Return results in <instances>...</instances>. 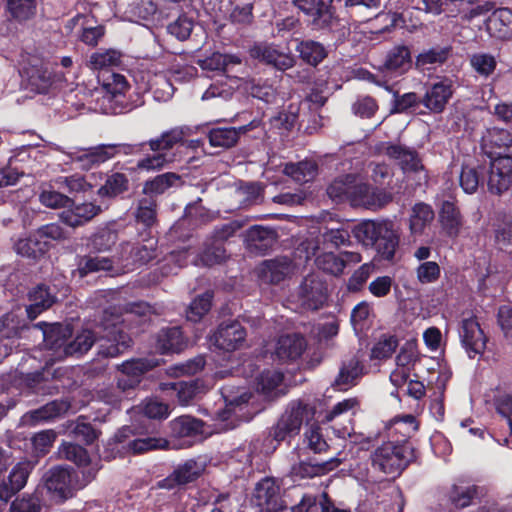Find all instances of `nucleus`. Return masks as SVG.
<instances>
[{
	"label": "nucleus",
	"mask_w": 512,
	"mask_h": 512,
	"mask_svg": "<svg viewBox=\"0 0 512 512\" xmlns=\"http://www.w3.org/2000/svg\"><path fill=\"white\" fill-rule=\"evenodd\" d=\"M144 309H146V306L142 304L133 305L131 311L127 312L125 317L105 311L102 324L100 327H97V331L89 329L82 330L68 347H64V350L60 351L59 355L67 356L74 353L87 352L94 344L96 336L100 334V332H104L99 338V354L104 357L118 356L123 353L131 343L130 337L119 325L130 321L132 313H144Z\"/></svg>",
	"instance_id": "obj_1"
},
{
	"label": "nucleus",
	"mask_w": 512,
	"mask_h": 512,
	"mask_svg": "<svg viewBox=\"0 0 512 512\" xmlns=\"http://www.w3.org/2000/svg\"><path fill=\"white\" fill-rule=\"evenodd\" d=\"M188 128L175 127L168 131L161 133L158 137L151 138L146 142L138 144L129 143H116V144H105V149L109 153V159H112L116 155H134L144 150L145 146L153 152L151 155L138 160L136 168L143 172H156L163 169L168 164L175 160V155L170 151L174 146L185 143V137Z\"/></svg>",
	"instance_id": "obj_2"
},
{
	"label": "nucleus",
	"mask_w": 512,
	"mask_h": 512,
	"mask_svg": "<svg viewBox=\"0 0 512 512\" xmlns=\"http://www.w3.org/2000/svg\"><path fill=\"white\" fill-rule=\"evenodd\" d=\"M353 234L364 246L374 247L379 258L393 259L399 244V234L391 221H363L354 227Z\"/></svg>",
	"instance_id": "obj_3"
},
{
	"label": "nucleus",
	"mask_w": 512,
	"mask_h": 512,
	"mask_svg": "<svg viewBox=\"0 0 512 512\" xmlns=\"http://www.w3.org/2000/svg\"><path fill=\"white\" fill-rule=\"evenodd\" d=\"M222 397L225 403L223 410L215 412L213 421L217 432L226 431L236 427L238 421L249 420L251 415H246L244 409L251 398V394L243 388L224 387Z\"/></svg>",
	"instance_id": "obj_4"
},
{
	"label": "nucleus",
	"mask_w": 512,
	"mask_h": 512,
	"mask_svg": "<svg viewBox=\"0 0 512 512\" xmlns=\"http://www.w3.org/2000/svg\"><path fill=\"white\" fill-rule=\"evenodd\" d=\"M21 75L25 88L40 94L59 88L62 82L69 81L64 75H52L41 58L30 55L22 58Z\"/></svg>",
	"instance_id": "obj_5"
},
{
	"label": "nucleus",
	"mask_w": 512,
	"mask_h": 512,
	"mask_svg": "<svg viewBox=\"0 0 512 512\" xmlns=\"http://www.w3.org/2000/svg\"><path fill=\"white\" fill-rule=\"evenodd\" d=\"M410 447L406 444L386 442L376 448L371 454V464L374 470L386 475H399L407 466Z\"/></svg>",
	"instance_id": "obj_6"
},
{
	"label": "nucleus",
	"mask_w": 512,
	"mask_h": 512,
	"mask_svg": "<svg viewBox=\"0 0 512 512\" xmlns=\"http://www.w3.org/2000/svg\"><path fill=\"white\" fill-rule=\"evenodd\" d=\"M97 468H89L83 470L82 474H87L85 483H79L76 480L74 471L63 467H55L49 470L44 476V487L53 498L65 500L73 496L76 489H80L86 485L95 475Z\"/></svg>",
	"instance_id": "obj_7"
},
{
	"label": "nucleus",
	"mask_w": 512,
	"mask_h": 512,
	"mask_svg": "<svg viewBox=\"0 0 512 512\" xmlns=\"http://www.w3.org/2000/svg\"><path fill=\"white\" fill-rule=\"evenodd\" d=\"M154 365L142 359L124 362L120 366V374L117 378L119 391H101L99 397L107 404L117 405L122 400V394L134 389L140 383L142 375Z\"/></svg>",
	"instance_id": "obj_8"
},
{
	"label": "nucleus",
	"mask_w": 512,
	"mask_h": 512,
	"mask_svg": "<svg viewBox=\"0 0 512 512\" xmlns=\"http://www.w3.org/2000/svg\"><path fill=\"white\" fill-rule=\"evenodd\" d=\"M102 86L106 94L103 97L102 110L106 114H121L132 109L125 100L130 89L127 78L119 73H107L102 77Z\"/></svg>",
	"instance_id": "obj_9"
},
{
	"label": "nucleus",
	"mask_w": 512,
	"mask_h": 512,
	"mask_svg": "<svg viewBox=\"0 0 512 512\" xmlns=\"http://www.w3.org/2000/svg\"><path fill=\"white\" fill-rule=\"evenodd\" d=\"M295 256L300 260L303 258L305 261L315 256L317 267L332 275L341 274L345 268V260L330 250H323L319 238H307L301 242L296 249Z\"/></svg>",
	"instance_id": "obj_10"
},
{
	"label": "nucleus",
	"mask_w": 512,
	"mask_h": 512,
	"mask_svg": "<svg viewBox=\"0 0 512 512\" xmlns=\"http://www.w3.org/2000/svg\"><path fill=\"white\" fill-rule=\"evenodd\" d=\"M313 410L301 401H292L278 420L273 429V437L277 441H284L297 435L304 421L313 417Z\"/></svg>",
	"instance_id": "obj_11"
},
{
	"label": "nucleus",
	"mask_w": 512,
	"mask_h": 512,
	"mask_svg": "<svg viewBox=\"0 0 512 512\" xmlns=\"http://www.w3.org/2000/svg\"><path fill=\"white\" fill-rule=\"evenodd\" d=\"M293 297L302 310H318L327 300L326 284L319 274H310L304 278Z\"/></svg>",
	"instance_id": "obj_12"
},
{
	"label": "nucleus",
	"mask_w": 512,
	"mask_h": 512,
	"mask_svg": "<svg viewBox=\"0 0 512 512\" xmlns=\"http://www.w3.org/2000/svg\"><path fill=\"white\" fill-rule=\"evenodd\" d=\"M376 150L379 154L396 160L404 173H415L418 181L427 179V173L414 150L400 144L391 143H381L376 147Z\"/></svg>",
	"instance_id": "obj_13"
},
{
	"label": "nucleus",
	"mask_w": 512,
	"mask_h": 512,
	"mask_svg": "<svg viewBox=\"0 0 512 512\" xmlns=\"http://www.w3.org/2000/svg\"><path fill=\"white\" fill-rule=\"evenodd\" d=\"M391 200V193L383 189L373 188L364 183L362 178L357 176L354 189L350 194V203L352 206L377 210L390 203Z\"/></svg>",
	"instance_id": "obj_14"
},
{
	"label": "nucleus",
	"mask_w": 512,
	"mask_h": 512,
	"mask_svg": "<svg viewBox=\"0 0 512 512\" xmlns=\"http://www.w3.org/2000/svg\"><path fill=\"white\" fill-rule=\"evenodd\" d=\"M42 330L44 345L47 350L52 351L48 356L47 364L55 360H61L65 356H60V351L64 350V347H68V338L72 334V330L69 325H62L59 323L47 324L40 322L35 325Z\"/></svg>",
	"instance_id": "obj_15"
},
{
	"label": "nucleus",
	"mask_w": 512,
	"mask_h": 512,
	"mask_svg": "<svg viewBox=\"0 0 512 512\" xmlns=\"http://www.w3.org/2000/svg\"><path fill=\"white\" fill-rule=\"evenodd\" d=\"M459 336L469 358H475L483 354L486 347V337L475 317H464L461 320Z\"/></svg>",
	"instance_id": "obj_16"
},
{
	"label": "nucleus",
	"mask_w": 512,
	"mask_h": 512,
	"mask_svg": "<svg viewBox=\"0 0 512 512\" xmlns=\"http://www.w3.org/2000/svg\"><path fill=\"white\" fill-rule=\"evenodd\" d=\"M481 147L490 158H512V135L499 128H489L482 136Z\"/></svg>",
	"instance_id": "obj_17"
},
{
	"label": "nucleus",
	"mask_w": 512,
	"mask_h": 512,
	"mask_svg": "<svg viewBox=\"0 0 512 512\" xmlns=\"http://www.w3.org/2000/svg\"><path fill=\"white\" fill-rule=\"evenodd\" d=\"M487 186L494 194H501L512 186V158L490 159Z\"/></svg>",
	"instance_id": "obj_18"
},
{
	"label": "nucleus",
	"mask_w": 512,
	"mask_h": 512,
	"mask_svg": "<svg viewBox=\"0 0 512 512\" xmlns=\"http://www.w3.org/2000/svg\"><path fill=\"white\" fill-rule=\"evenodd\" d=\"M33 468L31 461H21L12 468L7 480L0 479V500L7 502L23 489Z\"/></svg>",
	"instance_id": "obj_19"
},
{
	"label": "nucleus",
	"mask_w": 512,
	"mask_h": 512,
	"mask_svg": "<svg viewBox=\"0 0 512 512\" xmlns=\"http://www.w3.org/2000/svg\"><path fill=\"white\" fill-rule=\"evenodd\" d=\"M251 56L279 70H287L294 65V56L275 45L257 44L251 49Z\"/></svg>",
	"instance_id": "obj_20"
},
{
	"label": "nucleus",
	"mask_w": 512,
	"mask_h": 512,
	"mask_svg": "<svg viewBox=\"0 0 512 512\" xmlns=\"http://www.w3.org/2000/svg\"><path fill=\"white\" fill-rule=\"evenodd\" d=\"M254 496L261 512H281L283 505L279 499V486L271 478L257 483Z\"/></svg>",
	"instance_id": "obj_21"
},
{
	"label": "nucleus",
	"mask_w": 512,
	"mask_h": 512,
	"mask_svg": "<svg viewBox=\"0 0 512 512\" xmlns=\"http://www.w3.org/2000/svg\"><path fill=\"white\" fill-rule=\"evenodd\" d=\"M92 19L88 16L78 14L67 23V28L79 38L80 41L89 46H96L105 34L101 25L92 26Z\"/></svg>",
	"instance_id": "obj_22"
},
{
	"label": "nucleus",
	"mask_w": 512,
	"mask_h": 512,
	"mask_svg": "<svg viewBox=\"0 0 512 512\" xmlns=\"http://www.w3.org/2000/svg\"><path fill=\"white\" fill-rule=\"evenodd\" d=\"M246 333L238 322L220 325L211 338L213 344L225 351H233L240 347L245 339Z\"/></svg>",
	"instance_id": "obj_23"
},
{
	"label": "nucleus",
	"mask_w": 512,
	"mask_h": 512,
	"mask_svg": "<svg viewBox=\"0 0 512 512\" xmlns=\"http://www.w3.org/2000/svg\"><path fill=\"white\" fill-rule=\"evenodd\" d=\"M306 346V341L302 336L287 334L278 338L274 354L279 361L292 362L303 354Z\"/></svg>",
	"instance_id": "obj_24"
},
{
	"label": "nucleus",
	"mask_w": 512,
	"mask_h": 512,
	"mask_svg": "<svg viewBox=\"0 0 512 512\" xmlns=\"http://www.w3.org/2000/svg\"><path fill=\"white\" fill-rule=\"evenodd\" d=\"M283 377V373L276 369L262 371L254 381L257 392L266 399H274L284 394Z\"/></svg>",
	"instance_id": "obj_25"
},
{
	"label": "nucleus",
	"mask_w": 512,
	"mask_h": 512,
	"mask_svg": "<svg viewBox=\"0 0 512 512\" xmlns=\"http://www.w3.org/2000/svg\"><path fill=\"white\" fill-rule=\"evenodd\" d=\"M452 94V81L449 79L441 80L427 89L423 104L430 111L440 113L444 110Z\"/></svg>",
	"instance_id": "obj_26"
},
{
	"label": "nucleus",
	"mask_w": 512,
	"mask_h": 512,
	"mask_svg": "<svg viewBox=\"0 0 512 512\" xmlns=\"http://www.w3.org/2000/svg\"><path fill=\"white\" fill-rule=\"evenodd\" d=\"M108 154L105 149V144L88 149L81 148L67 152V156L70 158L71 162L75 163L78 168L83 170H89L96 165L106 162L109 160Z\"/></svg>",
	"instance_id": "obj_27"
},
{
	"label": "nucleus",
	"mask_w": 512,
	"mask_h": 512,
	"mask_svg": "<svg viewBox=\"0 0 512 512\" xmlns=\"http://www.w3.org/2000/svg\"><path fill=\"white\" fill-rule=\"evenodd\" d=\"M203 471V466L195 460H188L179 465L173 473L162 480L159 486L166 489H172L175 485H183L197 479Z\"/></svg>",
	"instance_id": "obj_28"
},
{
	"label": "nucleus",
	"mask_w": 512,
	"mask_h": 512,
	"mask_svg": "<svg viewBox=\"0 0 512 512\" xmlns=\"http://www.w3.org/2000/svg\"><path fill=\"white\" fill-rule=\"evenodd\" d=\"M331 3L332 0H295L296 6L319 27L327 26L332 20Z\"/></svg>",
	"instance_id": "obj_29"
},
{
	"label": "nucleus",
	"mask_w": 512,
	"mask_h": 512,
	"mask_svg": "<svg viewBox=\"0 0 512 512\" xmlns=\"http://www.w3.org/2000/svg\"><path fill=\"white\" fill-rule=\"evenodd\" d=\"M258 125L259 122L253 120L248 125L241 126L238 129L234 127L212 129L208 134L209 142L214 147L229 148L236 144L241 133H246Z\"/></svg>",
	"instance_id": "obj_30"
},
{
	"label": "nucleus",
	"mask_w": 512,
	"mask_h": 512,
	"mask_svg": "<svg viewBox=\"0 0 512 512\" xmlns=\"http://www.w3.org/2000/svg\"><path fill=\"white\" fill-rule=\"evenodd\" d=\"M187 346L179 327L162 329L157 336L156 348L162 353H178Z\"/></svg>",
	"instance_id": "obj_31"
},
{
	"label": "nucleus",
	"mask_w": 512,
	"mask_h": 512,
	"mask_svg": "<svg viewBox=\"0 0 512 512\" xmlns=\"http://www.w3.org/2000/svg\"><path fill=\"white\" fill-rule=\"evenodd\" d=\"M277 240L273 229L263 226H253L246 232V242L251 250L259 253L266 252Z\"/></svg>",
	"instance_id": "obj_32"
},
{
	"label": "nucleus",
	"mask_w": 512,
	"mask_h": 512,
	"mask_svg": "<svg viewBox=\"0 0 512 512\" xmlns=\"http://www.w3.org/2000/svg\"><path fill=\"white\" fill-rule=\"evenodd\" d=\"M29 300L31 304L27 307L26 312L28 318L33 320L42 311L53 305L55 302V296L47 286L41 284L37 285L29 292Z\"/></svg>",
	"instance_id": "obj_33"
},
{
	"label": "nucleus",
	"mask_w": 512,
	"mask_h": 512,
	"mask_svg": "<svg viewBox=\"0 0 512 512\" xmlns=\"http://www.w3.org/2000/svg\"><path fill=\"white\" fill-rule=\"evenodd\" d=\"M204 383L197 379L189 382H171L161 384L162 390L172 389L177 392V398L181 405H188L198 394L204 391Z\"/></svg>",
	"instance_id": "obj_34"
},
{
	"label": "nucleus",
	"mask_w": 512,
	"mask_h": 512,
	"mask_svg": "<svg viewBox=\"0 0 512 512\" xmlns=\"http://www.w3.org/2000/svg\"><path fill=\"white\" fill-rule=\"evenodd\" d=\"M100 211V208L92 203H84L62 212L61 220L70 227H78L91 220Z\"/></svg>",
	"instance_id": "obj_35"
},
{
	"label": "nucleus",
	"mask_w": 512,
	"mask_h": 512,
	"mask_svg": "<svg viewBox=\"0 0 512 512\" xmlns=\"http://www.w3.org/2000/svg\"><path fill=\"white\" fill-rule=\"evenodd\" d=\"M339 464L340 460L337 458H332L329 461L316 464L301 462L292 467L291 475L294 480L312 478L327 473L328 471L336 468Z\"/></svg>",
	"instance_id": "obj_36"
},
{
	"label": "nucleus",
	"mask_w": 512,
	"mask_h": 512,
	"mask_svg": "<svg viewBox=\"0 0 512 512\" xmlns=\"http://www.w3.org/2000/svg\"><path fill=\"white\" fill-rule=\"evenodd\" d=\"M240 63L241 59L238 56L218 52L198 61L203 70L218 73H228L232 66L239 65Z\"/></svg>",
	"instance_id": "obj_37"
},
{
	"label": "nucleus",
	"mask_w": 512,
	"mask_h": 512,
	"mask_svg": "<svg viewBox=\"0 0 512 512\" xmlns=\"http://www.w3.org/2000/svg\"><path fill=\"white\" fill-rule=\"evenodd\" d=\"M291 510L292 512H349L336 508L326 493H323L318 500L312 495H304L301 502Z\"/></svg>",
	"instance_id": "obj_38"
},
{
	"label": "nucleus",
	"mask_w": 512,
	"mask_h": 512,
	"mask_svg": "<svg viewBox=\"0 0 512 512\" xmlns=\"http://www.w3.org/2000/svg\"><path fill=\"white\" fill-rule=\"evenodd\" d=\"M363 373V366L357 357H352L345 361L340 369L339 375L335 380V386L338 390H347L355 385L357 379Z\"/></svg>",
	"instance_id": "obj_39"
},
{
	"label": "nucleus",
	"mask_w": 512,
	"mask_h": 512,
	"mask_svg": "<svg viewBox=\"0 0 512 512\" xmlns=\"http://www.w3.org/2000/svg\"><path fill=\"white\" fill-rule=\"evenodd\" d=\"M450 379V374L447 371H440L437 374L435 381L430 380V384L434 392L430 404V411L437 420H442L444 417L445 409L443 404V395L446 384Z\"/></svg>",
	"instance_id": "obj_40"
},
{
	"label": "nucleus",
	"mask_w": 512,
	"mask_h": 512,
	"mask_svg": "<svg viewBox=\"0 0 512 512\" xmlns=\"http://www.w3.org/2000/svg\"><path fill=\"white\" fill-rule=\"evenodd\" d=\"M49 248L50 244L38 238L35 232L26 238L19 239L15 244V250L18 254L34 259L44 255Z\"/></svg>",
	"instance_id": "obj_41"
},
{
	"label": "nucleus",
	"mask_w": 512,
	"mask_h": 512,
	"mask_svg": "<svg viewBox=\"0 0 512 512\" xmlns=\"http://www.w3.org/2000/svg\"><path fill=\"white\" fill-rule=\"evenodd\" d=\"M488 30L499 38L512 34V11L502 8L494 11L487 22Z\"/></svg>",
	"instance_id": "obj_42"
},
{
	"label": "nucleus",
	"mask_w": 512,
	"mask_h": 512,
	"mask_svg": "<svg viewBox=\"0 0 512 512\" xmlns=\"http://www.w3.org/2000/svg\"><path fill=\"white\" fill-rule=\"evenodd\" d=\"M385 70L394 75H401L411 67V56L407 47L394 48L387 56Z\"/></svg>",
	"instance_id": "obj_43"
},
{
	"label": "nucleus",
	"mask_w": 512,
	"mask_h": 512,
	"mask_svg": "<svg viewBox=\"0 0 512 512\" xmlns=\"http://www.w3.org/2000/svg\"><path fill=\"white\" fill-rule=\"evenodd\" d=\"M226 258L227 254L223 244L211 239V242L205 245L203 252L194 257L192 262L197 266H213L221 264Z\"/></svg>",
	"instance_id": "obj_44"
},
{
	"label": "nucleus",
	"mask_w": 512,
	"mask_h": 512,
	"mask_svg": "<svg viewBox=\"0 0 512 512\" xmlns=\"http://www.w3.org/2000/svg\"><path fill=\"white\" fill-rule=\"evenodd\" d=\"M121 56V52L113 48L99 49L90 55L88 66L93 70L115 67L120 65Z\"/></svg>",
	"instance_id": "obj_45"
},
{
	"label": "nucleus",
	"mask_w": 512,
	"mask_h": 512,
	"mask_svg": "<svg viewBox=\"0 0 512 512\" xmlns=\"http://www.w3.org/2000/svg\"><path fill=\"white\" fill-rule=\"evenodd\" d=\"M291 271V263L286 258L266 261L261 268L262 277L271 283L280 282Z\"/></svg>",
	"instance_id": "obj_46"
},
{
	"label": "nucleus",
	"mask_w": 512,
	"mask_h": 512,
	"mask_svg": "<svg viewBox=\"0 0 512 512\" xmlns=\"http://www.w3.org/2000/svg\"><path fill=\"white\" fill-rule=\"evenodd\" d=\"M357 176L348 174L335 179L328 187L327 193L335 202L348 200L350 202V194L354 189Z\"/></svg>",
	"instance_id": "obj_47"
},
{
	"label": "nucleus",
	"mask_w": 512,
	"mask_h": 512,
	"mask_svg": "<svg viewBox=\"0 0 512 512\" xmlns=\"http://www.w3.org/2000/svg\"><path fill=\"white\" fill-rule=\"evenodd\" d=\"M477 491V486L460 481L452 485L449 491V499L456 507L465 508L472 503Z\"/></svg>",
	"instance_id": "obj_48"
},
{
	"label": "nucleus",
	"mask_w": 512,
	"mask_h": 512,
	"mask_svg": "<svg viewBox=\"0 0 512 512\" xmlns=\"http://www.w3.org/2000/svg\"><path fill=\"white\" fill-rule=\"evenodd\" d=\"M434 219V211L432 208L424 203L416 204L412 209L410 217V230L413 235H420L423 233L425 227Z\"/></svg>",
	"instance_id": "obj_49"
},
{
	"label": "nucleus",
	"mask_w": 512,
	"mask_h": 512,
	"mask_svg": "<svg viewBox=\"0 0 512 512\" xmlns=\"http://www.w3.org/2000/svg\"><path fill=\"white\" fill-rule=\"evenodd\" d=\"M283 171L296 182L303 183L315 177L317 165L313 161L305 160L298 163H288Z\"/></svg>",
	"instance_id": "obj_50"
},
{
	"label": "nucleus",
	"mask_w": 512,
	"mask_h": 512,
	"mask_svg": "<svg viewBox=\"0 0 512 512\" xmlns=\"http://www.w3.org/2000/svg\"><path fill=\"white\" fill-rule=\"evenodd\" d=\"M296 50L303 61L313 66L318 65L327 56L324 46L312 40L299 42Z\"/></svg>",
	"instance_id": "obj_51"
},
{
	"label": "nucleus",
	"mask_w": 512,
	"mask_h": 512,
	"mask_svg": "<svg viewBox=\"0 0 512 512\" xmlns=\"http://www.w3.org/2000/svg\"><path fill=\"white\" fill-rule=\"evenodd\" d=\"M170 426L173 435L180 438L203 432V423L191 416H180L171 421Z\"/></svg>",
	"instance_id": "obj_52"
},
{
	"label": "nucleus",
	"mask_w": 512,
	"mask_h": 512,
	"mask_svg": "<svg viewBox=\"0 0 512 512\" xmlns=\"http://www.w3.org/2000/svg\"><path fill=\"white\" fill-rule=\"evenodd\" d=\"M439 217L443 228L449 235L458 233L461 226V216L453 202H443Z\"/></svg>",
	"instance_id": "obj_53"
},
{
	"label": "nucleus",
	"mask_w": 512,
	"mask_h": 512,
	"mask_svg": "<svg viewBox=\"0 0 512 512\" xmlns=\"http://www.w3.org/2000/svg\"><path fill=\"white\" fill-rule=\"evenodd\" d=\"M62 410L63 408L60 404L51 402L37 410L25 414L22 417V422L26 425H36L42 421H47L58 416Z\"/></svg>",
	"instance_id": "obj_54"
},
{
	"label": "nucleus",
	"mask_w": 512,
	"mask_h": 512,
	"mask_svg": "<svg viewBox=\"0 0 512 512\" xmlns=\"http://www.w3.org/2000/svg\"><path fill=\"white\" fill-rule=\"evenodd\" d=\"M39 201L42 205L51 209L68 208L72 205V200L68 196L56 191L50 185L42 187Z\"/></svg>",
	"instance_id": "obj_55"
},
{
	"label": "nucleus",
	"mask_w": 512,
	"mask_h": 512,
	"mask_svg": "<svg viewBox=\"0 0 512 512\" xmlns=\"http://www.w3.org/2000/svg\"><path fill=\"white\" fill-rule=\"evenodd\" d=\"M7 9L13 19L23 22L34 16L36 2L35 0H8Z\"/></svg>",
	"instance_id": "obj_56"
},
{
	"label": "nucleus",
	"mask_w": 512,
	"mask_h": 512,
	"mask_svg": "<svg viewBox=\"0 0 512 512\" xmlns=\"http://www.w3.org/2000/svg\"><path fill=\"white\" fill-rule=\"evenodd\" d=\"M180 182V176L175 173H164L156 176L144 185L145 194H162L168 188L175 186Z\"/></svg>",
	"instance_id": "obj_57"
},
{
	"label": "nucleus",
	"mask_w": 512,
	"mask_h": 512,
	"mask_svg": "<svg viewBox=\"0 0 512 512\" xmlns=\"http://www.w3.org/2000/svg\"><path fill=\"white\" fill-rule=\"evenodd\" d=\"M213 294L209 291L195 298L189 305L186 317L191 322H198L210 310Z\"/></svg>",
	"instance_id": "obj_58"
},
{
	"label": "nucleus",
	"mask_w": 512,
	"mask_h": 512,
	"mask_svg": "<svg viewBox=\"0 0 512 512\" xmlns=\"http://www.w3.org/2000/svg\"><path fill=\"white\" fill-rule=\"evenodd\" d=\"M148 89L154 94V97L159 100H167L173 94V86L169 82L168 78L163 73H156L149 77Z\"/></svg>",
	"instance_id": "obj_59"
},
{
	"label": "nucleus",
	"mask_w": 512,
	"mask_h": 512,
	"mask_svg": "<svg viewBox=\"0 0 512 512\" xmlns=\"http://www.w3.org/2000/svg\"><path fill=\"white\" fill-rule=\"evenodd\" d=\"M128 183L129 181L125 174L113 173L106 179L105 184L98 189V194L108 197L117 196L127 190Z\"/></svg>",
	"instance_id": "obj_60"
},
{
	"label": "nucleus",
	"mask_w": 512,
	"mask_h": 512,
	"mask_svg": "<svg viewBox=\"0 0 512 512\" xmlns=\"http://www.w3.org/2000/svg\"><path fill=\"white\" fill-rule=\"evenodd\" d=\"M470 65L479 76L487 78L494 72L497 62L493 55L480 52L470 56Z\"/></svg>",
	"instance_id": "obj_61"
},
{
	"label": "nucleus",
	"mask_w": 512,
	"mask_h": 512,
	"mask_svg": "<svg viewBox=\"0 0 512 512\" xmlns=\"http://www.w3.org/2000/svg\"><path fill=\"white\" fill-rule=\"evenodd\" d=\"M59 453L62 457L65 459L74 462L78 467L86 468L89 463L90 459L87 454V451L73 443H64L59 449Z\"/></svg>",
	"instance_id": "obj_62"
},
{
	"label": "nucleus",
	"mask_w": 512,
	"mask_h": 512,
	"mask_svg": "<svg viewBox=\"0 0 512 512\" xmlns=\"http://www.w3.org/2000/svg\"><path fill=\"white\" fill-rule=\"evenodd\" d=\"M318 238L320 239V246L323 247V250H330L345 245L349 242L350 235L347 230L337 228L327 230Z\"/></svg>",
	"instance_id": "obj_63"
},
{
	"label": "nucleus",
	"mask_w": 512,
	"mask_h": 512,
	"mask_svg": "<svg viewBox=\"0 0 512 512\" xmlns=\"http://www.w3.org/2000/svg\"><path fill=\"white\" fill-rule=\"evenodd\" d=\"M298 118L297 109L293 106L289 110H283L277 115L270 118V125L272 128L278 130L280 133L291 130Z\"/></svg>",
	"instance_id": "obj_64"
}]
</instances>
